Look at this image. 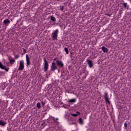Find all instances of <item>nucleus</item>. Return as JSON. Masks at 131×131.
I'll return each mask as SVG.
<instances>
[{"instance_id": "dca6fc26", "label": "nucleus", "mask_w": 131, "mask_h": 131, "mask_svg": "<svg viewBox=\"0 0 131 131\" xmlns=\"http://www.w3.org/2000/svg\"><path fill=\"white\" fill-rule=\"evenodd\" d=\"M19 66H24V61L20 60L19 62Z\"/></svg>"}, {"instance_id": "6ab92c4d", "label": "nucleus", "mask_w": 131, "mask_h": 131, "mask_svg": "<svg viewBox=\"0 0 131 131\" xmlns=\"http://www.w3.org/2000/svg\"><path fill=\"white\" fill-rule=\"evenodd\" d=\"M24 69V66H19L18 70H23Z\"/></svg>"}, {"instance_id": "c756f323", "label": "nucleus", "mask_w": 131, "mask_h": 131, "mask_svg": "<svg viewBox=\"0 0 131 131\" xmlns=\"http://www.w3.org/2000/svg\"><path fill=\"white\" fill-rule=\"evenodd\" d=\"M24 52L25 53V52H26V50H24Z\"/></svg>"}, {"instance_id": "b1692460", "label": "nucleus", "mask_w": 131, "mask_h": 131, "mask_svg": "<svg viewBox=\"0 0 131 131\" xmlns=\"http://www.w3.org/2000/svg\"><path fill=\"white\" fill-rule=\"evenodd\" d=\"M124 125L126 127V126H127V124H126V123H125Z\"/></svg>"}, {"instance_id": "412c9836", "label": "nucleus", "mask_w": 131, "mask_h": 131, "mask_svg": "<svg viewBox=\"0 0 131 131\" xmlns=\"http://www.w3.org/2000/svg\"><path fill=\"white\" fill-rule=\"evenodd\" d=\"M48 68H49V67H48V66H45V67H44L45 71H47V70H48Z\"/></svg>"}, {"instance_id": "a878e982", "label": "nucleus", "mask_w": 131, "mask_h": 131, "mask_svg": "<svg viewBox=\"0 0 131 131\" xmlns=\"http://www.w3.org/2000/svg\"><path fill=\"white\" fill-rule=\"evenodd\" d=\"M106 15H107V16H110V17H111V15H110V14H106Z\"/></svg>"}, {"instance_id": "aec40b11", "label": "nucleus", "mask_w": 131, "mask_h": 131, "mask_svg": "<svg viewBox=\"0 0 131 131\" xmlns=\"http://www.w3.org/2000/svg\"><path fill=\"white\" fill-rule=\"evenodd\" d=\"M123 5L124 6V8L126 9V6H127V3H123Z\"/></svg>"}, {"instance_id": "7c9ffc66", "label": "nucleus", "mask_w": 131, "mask_h": 131, "mask_svg": "<svg viewBox=\"0 0 131 131\" xmlns=\"http://www.w3.org/2000/svg\"><path fill=\"white\" fill-rule=\"evenodd\" d=\"M52 65H55V63L54 62H53Z\"/></svg>"}, {"instance_id": "f257e3e1", "label": "nucleus", "mask_w": 131, "mask_h": 131, "mask_svg": "<svg viewBox=\"0 0 131 131\" xmlns=\"http://www.w3.org/2000/svg\"><path fill=\"white\" fill-rule=\"evenodd\" d=\"M58 33H59V30L58 29H56L52 33V38H53V40H57V38H58Z\"/></svg>"}, {"instance_id": "1a4fd4ad", "label": "nucleus", "mask_w": 131, "mask_h": 131, "mask_svg": "<svg viewBox=\"0 0 131 131\" xmlns=\"http://www.w3.org/2000/svg\"><path fill=\"white\" fill-rule=\"evenodd\" d=\"M77 114H71V115H72V116H74V117H76L80 114V113H79V112H77Z\"/></svg>"}, {"instance_id": "2eb2a0df", "label": "nucleus", "mask_w": 131, "mask_h": 131, "mask_svg": "<svg viewBox=\"0 0 131 131\" xmlns=\"http://www.w3.org/2000/svg\"><path fill=\"white\" fill-rule=\"evenodd\" d=\"M78 123L80 124H83V121H82V119L79 118L78 120Z\"/></svg>"}, {"instance_id": "20e7f679", "label": "nucleus", "mask_w": 131, "mask_h": 131, "mask_svg": "<svg viewBox=\"0 0 131 131\" xmlns=\"http://www.w3.org/2000/svg\"><path fill=\"white\" fill-rule=\"evenodd\" d=\"M3 23L4 25L8 26L10 24V23H11V21H10V20H9L8 19H6L4 20Z\"/></svg>"}, {"instance_id": "a211bd4d", "label": "nucleus", "mask_w": 131, "mask_h": 131, "mask_svg": "<svg viewBox=\"0 0 131 131\" xmlns=\"http://www.w3.org/2000/svg\"><path fill=\"white\" fill-rule=\"evenodd\" d=\"M37 108H40L41 107V105L40 104V102H38L36 105Z\"/></svg>"}, {"instance_id": "7ed1b4c3", "label": "nucleus", "mask_w": 131, "mask_h": 131, "mask_svg": "<svg viewBox=\"0 0 131 131\" xmlns=\"http://www.w3.org/2000/svg\"><path fill=\"white\" fill-rule=\"evenodd\" d=\"M15 61L14 59H11L9 60V62H7L6 63V65H7V66H9V65H13V64H14V63H15Z\"/></svg>"}, {"instance_id": "4468645a", "label": "nucleus", "mask_w": 131, "mask_h": 131, "mask_svg": "<svg viewBox=\"0 0 131 131\" xmlns=\"http://www.w3.org/2000/svg\"><path fill=\"white\" fill-rule=\"evenodd\" d=\"M0 68L4 69L6 71H9V69L6 68V66H0Z\"/></svg>"}, {"instance_id": "f8f14e48", "label": "nucleus", "mask_w": 131, "mask_h": 131, "mask_svg": "<svg viewBox=\"0 0 131 131\" xmlns=\"http://www.w3.org/2000/svg\"><path fill=\"white\" fill-rule=\"evenodd\" d=\"M43 61H44L45 66H49V63H48V61H47L46 58H43Z\"/></svg>"}, {"instance_id": "393cba45", "label": "nucleus", "mask_w": 131, "mask_h": 131, "mask_svg": "<svg viewBox=\"0 0 131 131\" xmlns=\"http://www.w3.org/2000/svg\"><path fill=\"white\" fill-rule=\"evenodd\" d=\"M18 58H19V56L17 55V57H15V59H18Z\"/></svg>"}, {"instance_id": "6e6552de", "label": "nucleus", "mask_w": 131, "mask_h": 131, "mask_svg": "<svg viewBox=\"0 0 131 131\" xmlns=\"http://www.w3.org/2000/svg\"><path fill=\"white\" fill-rule=\"evenodd\" d=\"M86 62L89 65V66H93V61L90 59H88Z\"/></svg>"}, {"instance_id": "cd10ccee", "label": "nucleus", "mask_w": 131, "mask_h": 131, "mask_svg": "<svg viewBox=\"0 0 131 131\" xmlns=\"http://www.w3.org/2000/svg\"><path fill=\"white\" fill-rule=\"evenodd\" d=\"M54 61H57V58H54Z\"/></svg>"}, {"instance_id": "9d476101", "label": "nucleus", "mask_w": 131, "mask_h": 131, "mask_svg": "<svg viewBox=\"0 0 131 131\" xmlns=\"http://www.w3.org/2000/svg\"><path fill=\"white\" fill-rule=\"evenodd\" d=\"M6 124H7L6 122L3 121V120H0V125L4 126V125H6Z\"/></svg>"}, {"instance_id": "0eeeda50", "label": "nucleus", "mask_w": 131, "mask_h": 131, "mask_svg": "<svg viewBox=\"0 0 131 131\" xmlns=\"http://www.w3.org/2000/svg\"><path fill=\"white\" fill-rule=\"evenodd\" d=\"M101 50L103 51V53H108V49L105 47V46L101 47Z\"/></svg>"}, {"instance_id": "f03ea898", "label": "nucleus", "mask_w": 131, "mask_h": 131, "mask_svg": "<svg viewBox=\"0 0 131 131\" xmlns=\"http://www.w3.org/2000/svg\"><path fill=\"white\" fill-rule=\"evenodd\" d=\"M104 99L105 100L106 103H108V104H110V100H109V98H108V93H105L104 94Z\"/></svg>"}, {"instance_id": "4be33fe9", "label": "nucleus", "mask_w": 131, "mask_h": 131, "mask_svg": "<svg viewBox=\"0 0 131 131\" xmlns=\"http://www.w3.org/2000/svg\"><path fill=\"white\" fill-rule=\"evenodd\" d=\"M61 11H63L64 10V6H60Z\"/></svg>"}, {"instance_id": "c85d7f7f", "label": "nucleus", "mask_w": 131, "mask_h": 131, "mask_svg": "<svg viewBox=\"0 0 131 131\" xmlns=\"http://www.w3.org/2000/svg\"><path fill=\"white\" fill-rule=\"evenodd\" d=\"M54 120H55V121H56V120H58V118H56V119H55V118H54Z\"/></svg>"}, {"instance_id": "5701e85b", "label": "nucleus", "mask_w": 131, "mask_h": 131, "mask_svg": "<svg viewBox=\"0 0 131 131\" xmlns=\"http://www.w3.org/2000/svg\"><path fill=\"white\" fill-rule=\"evenodd\" d=\"M56 67H55V66H53V67H52V69H53V70H55V69H56Z\"/></svg>"}, {"instance_id": "f3484780", "label": "nucleus", "mask_w": 131, "mask_h": 131, "mask_svg": "<svg viewBox=\"0 0 131 131\" xmlns=\"http://www.w3.org/2000/svg\"><path fill=\"white\" fill-rule=\"evenodd\" d=\"M64 51L66 52V54H69V51H68V48L67 47L64 48Z\"/></svg>"}, {"instance_id": "9b49d317", "label": "nucleus", "mask_w": 131, "mask_h": 131, "mask_svg": "<svg viewBox=\"0 0 131 131\" xmlns=\"http://www.w3.org/2000/svg\"><path fill=\"white\" fill-rule=\"evenodd\" d=\"M69 102L70 103H75V102H76V99L75 98H73L69 100Z\"/></svg>"}, {"instance_id": "bb28decb", "label": "nucleus", "mask_w": 131, "mask_h": 131, "mask_svg": "<svg viewBox=\"0 0 131 131\" xmlns=\"http://www.w3.org/2000/svg\"><path fill=\"white\" fill-rule=\"evenodd\" d=\"M0 66H3V63L1 62H0Z\"/></svg>"}, {"instance_id": "39448f33", "label": "nucleus", "mask_w": 131, "mask_h": 131, "mask_svg": "<svg viewBox=\"0 0 131 131\" xmlns=\"http://www.w3.org/2000/svg\"><path fill=\"white\" fill-rule=\"evenodd\" d=\"M26 62L27 65H30V58H29V56H28V55L27 54L26 56Z\"/></svg>"}, {"instance_id": "ddd939ff", "label": "nucleus", "mask_w": 131, "mask_h": 131, "mask_svg": "<svg viewBox=\"0 0 131 131\" xmlns=\"http://www.w3.org/2000/svg\"><path fill=\"white\" fill-rule=\"evenodd\" d=\"M51 20H52L53 22H56V18L54 16V15H52L51 16Z\"/></svg>"}, {"instance_id": "423d86ee", "label": "nucleus", "mask_w": 131, "mask_h": 131, "mask_svg": "<svg viewBox=\"0 0 131 131\" xmlns=\"http://www.w3.org/2000/svg\"><path fill=\"white\" fill-rule=\"evenodd\" d=\"M56 63L58 65V66H64V64L63 63V62L59 60H56Z\"/></svg>"}]
</instances>
